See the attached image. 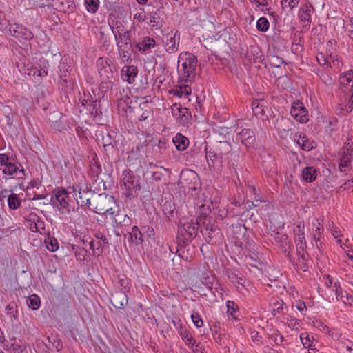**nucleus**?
Instances as JSON below:
<instances>
[{"instance_id": "f257e3e1", "label": "nucleus", "mask_w": 353, "mask_h": 353, "mask_svg": "<svg viewBox=\"0 0 353 353\" xmlns=\"http://www.w3.org/2000/svg\"><path fill=\"white\" fill-rule=\"evenodd\" d=\"M205 158L211 171L221 174L223 170L225 162L230 173L236 174L237 163L240 159V154L232 151L230 143L228 141L216 143L212 149L205 148Z\"/></svg>"}, {"instance_id": "f03ea898", "label": "nucleus", "mask_w": 353, "mask_h": 353, "mask_svg": "<svg viewBox=\"0 0 353 353\" xmlns=\"http://www.w3.org/2000/svg\"><path fill=\"white\" fill-rule=\"evenodd\" d=\"M197 59L194 54L188 52H182L178 59V73L179 83H191L196 74Z\"/></svg>"}, {"instance_id": "7ed1b4c3", "label": "nucleus", "mask_w": 353, "mask_h": 353, "mask_svg": "<svg viewBox=\"0 0 353 353\" xmlns=\"http://www.w3.org/2000/svg\"><path fill=\"white\" fill-rule=\"evenodd\" d=\"M199 223L193 220L183 221L181 220L178 226L177 241L179 245L185 247L197 235Z\"/></svg>"}, {"instance_id": "20e7f679", "label": "nucleus", "mask_w": 353, "mask_h": 353, "mask_svg": "<svg viewBox=\"0 0 353 353\" xmlns=\"http://www.w3.org/2000/svg\"><path fill=\"white\" fill-rule=\"evenodd\" d=\"M121 185L125 189V196L132 199L134 196V194L141 190L139 176L135 175L132 170H125L122 174Z\"/></svg>"}, {"instance_id": "39448f33", "label": "nucleus", "mask_w": 353, "mask_h": 353, "mask_svg": "<svg viewBox=\"0 0 353 353\" xmlns=\"http://www.w3.org/2000/svg\"><path fill=\"white\" fill-rule=\"evenodd\" d=\"M81 106H79V111L83 112L85 109L87 114H90L94 117H97L102 114L100 107V101L94 99L92 94L88 92H83L79 99Z\"/></svg>"}, {"instance_id": "423d86ee", "label": "nucleus", "mask_w": 353, "mask_h": 353, "mask_svg": "<svg viewBox=\"0 0 353 353\" xmlns=\"http://www.w3.org/2000/svg\"><path fill=\"white\" fill-rule=\"evenodd\" d=\"M112 197L99 194L92 199L91 208L99 214L113 215L115 210L112 207Z\"/></svg>"}, {"instance_id": "0eeeda50", "label": "nucleus", "mask_w": 353, "mask_h": 353, "mask_svg": "<svg viewBox=\"0 0 353 353\" xmlns=\"http://www.w3.org/2000/svg\"><path fill=\"white\" fill-rule=\"evenodd\" d=\"M97 65L99 70V74L103 81L101 87L110 88H112L114 79V72L111 66V61L107 59L100 57L97 61Z\"/></svg>"}, {"instance_id": "6e6552de", "label": "nucleus", "mask_w": 353, "mask_h": 353, "mask_svg": "<svg viewBox=\"0 0 353 353\" xmlns=\"http://www.w3.org/2000/svg\"><path fill=\"white\" fill-rule=\"evenodd\" d=\"M51 201L54 207L62 213L70 212L71 208L72 197L70 194L63 188H58L54 190Z\"/></svg>"}, {"instance_id": "1a4fd4ad", "label": "nucleus", "mask_w": 353, "mask_h": 353, "mask_svg": "<svg viewBox=\"0 0 353 353\" xmlns=\"http://www.w3.org/2000/svg\"><path fill=\"white\" fill-rule=\"evenodd\" d=\"M118 52L123 62L128 61L131 57L132 46L131 43V35L130 31L123 32L120 37L115 39Z\"/></svg>"}, {"instance_id": "9d476101", "label": "nucleus", "mask_w": 353, "mask_h": 353, "mask_svg": "<svg viewBox=\"0 0 353 353\" xmlns=\"http://www.w3.org/2000/svg\"><path fill=\"white\" fill-rule=\"evenodd\" d=\"M19 41H29L33 38L32 32L22 24L10 23L7 29L3 32Z\"/></svg>"}, {"instance_id": "9b49d317", "label": "nucleus", "mask_w": 353, "mask_h": 353, "mask_svg": "<svg viewBox=\"0 0 353 353\" xmlns=\"http://www.w3.org/2000/svg\"><path fill=\"white\" fill-rule=\"evenodd\" d=\"M96 239L90 241V248L92 250L94 255H101L104 248L108 247V241L106 236L101 232H97L94 234Z\"/></svg>"}, {"instance_id": "f8f14e48", "label": "nucleus", "mask_w": 353, "mask_h": 353, "mask_svg": "<svg viewBox=\"0 0 353 353\" xmlns=\"http://www.w3.org/2000/svg\"><path fill=\"white\" fill-rule=\"evenodd\" d=\"M290 114L298 122L305 123L309 121L308 112L300 101H294L292 105Z\"/></svg>"}, {"instance_id": "ddd939ff", "label": "nucleus", "mask_w": 353, "mask_h": 353, "mask_svg": "<svg viewBox=\"0 0 353 353\" xmlns=\"http://www.w3.org/2000/svg\"><path fill=\"white\" fill-rule=\"evenodd\" d=\"M165 39L164 47L165 51L169 54L176 52L179 49L180 41V34L179 31H170L165 35Z\"/></svg>"}, {"instance_id": "4468645a", "label": "nucleus", "mask_w": 353, "mask_h": 353, "mask_svg": "<svg viewBox=\"0 0 353 353\" xmlns=\"http://www.w3.org/2000/svg\"><path fill=\"white\" fill-rule=\"evenodd\" d=\"M164 11L163 8H159L153 11L146 12L147 23L156 29L161 28L163 25Z\"/></svg>"}, {"instance_id": "2eb2a0df", "label": "nucleus", "mask_w": 353, "mask_h": 353, "mask_svg": "<svg viewBox=\"0 0 353 353\" xmlns=\"http://www.w3.org/2000/svg\"><path fill=\"white\" fill-rule=\"evenodd\" d=\"M69 68L68 64L65 63H60L59 67L60 70V83L66 92L73 90L74 86V80L70 77V72H68Z\"/></svg>"}, {"instance_id": "dca6fc26", "label": "nucleus", "mask_w": 353, "mask_h": 353, "mask_svg": "<svg viewBox=\"0 0 353 353\" xmlns=\"http://www.w3.org/2000/svg\"><path fill=\"white\" fill-rule=\"evenodd\" d=\"M314 12V8L312 5H303L298 13L299 19L305 29H308L312 22V14Z\"/></svg>"}, {"instance_id": "f3484780", "label": "nucleus", "mask_w": 353, "mask_h": 353, "mask_svg": "<svg viewBox=\"0 0 353 353\" xmlns=\"http://www.w3.org/2000/svg\"><path fill=\"white\" fill-rule=\"evenodd\" d=\"M203 236L205 238L208 243L216 244L219 243L222 238V233L219 228L216 226L212 225L210 226L207 225Z\"/></svg>"}, {"instance_id": "a211bd4d", "label": "nucleus", "mask_w": 353, "mask_h": 353, "mask_svg": "<svg viewBox=\"0 0 353 353\" xmlns=\"http://www.w3.org/2000/svg\"><path fill=\"white\" fill-rule=\"evenodd\" d=\"M135 46L139 52L148 54L156 46V41L151 37L145 36L135 42Z\"/></svg>"}, {"instance_id": "6ab92c4d", "label": "nucleus", "mask_w": 353, "mask_h": 353, "mask_svg": "<svg viewBox=\"0 0 353 353\" xmlns=\"http://www.w3.org/2000/svg\"><path fill=\"white\" fill-rule=\"evenodd\" d=\"M172 113L174 117L176 120H179V122L184 125L185 124L190 117V113L187 108L181 107V105L174 103L172 107Z\"/></svg>"}, {"instance_id": "aec40b11", "label": "nucleus", "mask_w": 353, "mask_h": 353, "mask_svg": "<svg viewBox=\"0 0 353 353\" xmlns=\"http://www.w3.org/2000/svg\"><path fill=\"white\" fill-rule=\"evenodd\" d=\"M255 139L254 132L250 129H243L236 134V140L240 141L247 147L252 145Z\"/></svg>"}, {"instance_id": "412c9836", "label": "nucleus", "mask_w": 353, "mask_h": 353, "mask_svg": "<svg viewBox=\"0 0 353 353\" xmlns=\"http://www.w3.org/2000/svg\"><path fill=\"white\" fill-rule=\"evenodd\" d=\"M112 222L117 225L128 226L130 225L131 220L124 210H117L113 215H110Z\"/></svg>"}, {"instance_id": "4be33fe9", "label": "nucleus", "mask_w": 353, "mask_h": 353, "mask_svg": "<svg viewBox=\"0 0 353 353\" xmlns=\"http://www.w3.org/2000/svg\"><path fill=\"white\" fill-rule=\"evenodd\" d=\"M110 301L114 307L123 308L128 304V296L124 292L117 291L112 294Z\"/></svg>"}, {"instance_id": "5701e85b", "label": "nucleus", "mask_w": 353, "mask_h": 353, "mask_svg": "<svg viewBox=\"0 0 353 353\" xmlns=\"http://www.w3.org/2000/svg\"><path fill=\"white\" fill-rule=\"evenodd\" d=\"M138 74V69L134 65L125 66L121 70V77L123 81L132 84L134 82Z\"/></svg>"}, {"instance_id": "b1692460", "label": "nucleus", "mask_w": 353, "mask_h": 353, "mask_svg": "<svg viewBox=\"0 0 353 353\" xmlns=\"http://www.w3.org/2000/svg\"><path fill=\"white\" fill-rule=\"evenodd\" d=\"M2 172L6 174L12 175L14 178L17 179H21L24 176L23 169H20L17 165L10 162L2 168Z\"/></svg>"}, {"instance_id": "393cba45", "label": "nucleus", "mask_w": 353, "mask_h": 353, "mask_svg": "<svg viewBox=\"0 0 353 353\" xmlns=\"http://www.w3.org/2000/svg\"><path fill=\"white\" fill-rule=\"evenodd\" d=\"M352 150H347V152H343L340 153V162L339 169L341 172L345 171V168H349L352 161Z\"/></svg>"}, {"instance_id": "a878e982", "label": "nucleus", "mask_w": 353, "mask_h": 353, "mask_svg": "<svg viewBox=\"0 0 353 353\" xmlns=\"http://www.w3.org/2000/svg\"><path fill=\"white\" fill-rule=\"evenodd\" d=\"M334 287L335 288V295L337 300H341L345 305H351L353 303V297L352 295L347 294L346 292L344 295L339 287V284L337 282H334Z\"/></svg>"}, {"instance_id": "bb28decb", "label": "nucleus", "mask_w": 353, "mask_h": 353, "mask_svg": "<svg viewBox=\"0 0 353 353\" xmlns=\"http://www.w3.org/2000/svg\"><path fill=\"white\" fill-rule=\"evenodd\" d=\"M91 195V192L89 191L81 190L79 192V196L77 197L76 200L79 205L81 206H88L89 208H91L92 205V199L90 198Z\"/></svg>"}, {"instance_id": "cd10ccee", "label": "nucleus", "mask_w": 353, "mask_h": 353, "mask_svg": "<svg viewBox=\"0 0 353 353\" xmlns=\"http://www.w3.org/2000/svg\"><path fill=\"white\" fill-rule=\"evenodd\" d=\"M339 83L343 87L352 88L353 86V70L350 69L341 74L339 77Z\"/></svg>"}, {"instance_id": "c85d7f7f", "label": "nucleus", "mask_w": 353, "mask_h": 353, "mask_svg": "<svg viewBox=\"0 0 353 353\" xmlns=\"http://www.w3.org/2000/svg\"><path fill=\"white\" fill-rule=\"evenodd\" d=\"M172 141L179 151L185 150L189 144L188 139L181 133H177L173 138Z\"/></svg>"}, {"instance_id": "c756f323", "label": "nucleus", "mask_w": 353, "mask_h": 353, "mask_svg": "<svg viewBox=\"0 0 353 353\" xmlns=\"http://www.w3.org/2000/svg\"><path fill=\"white\" fill-rule=\"evenodd\" d=\"M139 108L142 111L139 118V121H148L150 119L152 118L153 114L152 109L147 101L140 103Z\"/></svg>"}, {"instance_id": "7c9ffc66", "label": "nucleus", "mask_w": 353, "mask_h": 353, "mask_svg": "<svg viewBox=\"0 0 353 353\" xmlns=\"http://www.w3.org/2000/svg\"><path fill=\"white\" fill-rule=\"evenodd\" d=\"M302 177L306 182H312L316 178V170L312 166L305 167L302 170Z\"/></svg>"}, {"instance_id": "2f4dec72", "label": "nucleus", "mask_w": 353, "mask_h": 353, "mask_svg": "<svg viewBox=\"0 0 353 353\" xmlns=\"http://www.w3.org/2000/svg\"><path fill=\"white\" fill-rule=\"evenodd\" d=\"M323 123H325V131L330 136H332V133L338 129L337 119L335 118L326 119L323 120Z\"/></svg>"}, {"instance_id": "473e14b6", "label": "nucleus", "mask_w": 353, "mask_h": 353, "mask_svg": "<svg viewBox=\"0 0 353 353\" xmlns=\"http://www.w3.org/2000/svg\"><path fill=\"white\" fill-rule=\"evenodd\" d=\"M305 247L306 245H296V254L299 256V262L302 263L303 266L301 267L302 270L303 271H306V268H307V265L305 263L306 261V252H305Z\"/></svg>"}, {"instance_id": "72a5a7b5", "label": "nucleus", "mask_w": 353, "mask_h": 353, "mask_svg": "<svg viewBox=\"0 0 353 353\" xmlns=\"http://www.w3.org/2000/svg\"><path fill=\"white\" fill-rule=\"evenodd\" d=\"M21 199L18 194L12 193L8 196V207L12 210H17L21 206Z\"/></svg>"}, {"instance_id": "f704fd0d", "label": "nucleus", "mask_w": 353, "mask_h": 353, "mask_svg": "<svg viewBox=\"0 0 353 353\" xmlns=\"http://www.w3.org/2000/svg\"><path fill=\"white\" fill-rule=\"evenodd\" d=\"M130 236L132 241L137 245H140L143 242V234L137 226L132 227V231L130 232Z\"/></svg>"}, {"instance_id": "c9c22d12", "label": "nucleus", "mask_w": 353, "mask_h": 353, "mask_svg": "<svg viewBox=\"0 0 353 353\" xmlns=\"http://www.w3.org/2000/svg\"><path fill=\"white\" fill-rule=\"evenodd\" d=\"M110 27L115 39L120 37V35H122L123 32L126 31L124 29L123 25L119 21H116L115 23H113L112 25L110 24Z\"/></svg>"}, {"instance_id": "e433bc0d", "label": "nucleus", "mask_w": 353, "mask_h": 353, "mask_svg": "<svg viewBox=\"0 0 353 353\" xmlns=\"http://www.w3.org/2000/svg\"><path fill=\"white\" fill-rule=\"evenodd\" d=\"M174 95L181 97L191 94V88L188 85L181 84L173 90Z\"/></svg>"}, {"instance_id": "4c0bfd02", "label": "nucleus", "mask_w": 353, "mask_h": 353, "mask_svg": "<svg viewBox=\"0 0 353 353\" xmlns=\"http://www.w3.org/2000/svg\"><path fill=\"white\" fill-rule=\"evenodd\" d=\"M280 246L287 257L290 259L291 244L287 235H283L281 236V243Z\"/></svg>"}, {"instance_id": "58836bf2", "label": "nucleus", "mask_w": 353, "mask_h": 353, "mask_svg": "<svg viewBox=\"0 0 353 353\" xmlns=\"http://www.w3.org/2000/svg\"><path fill=\"white\" fill-rule=\"evenodd\" d=\"M283 321L288 327L292 330H298L300 328V321L294 317L288 315L283 318Z\"/></svg>"}, {"instance_id": "ea45409f", "label": "nucleus", "mask_w": 353, "mask_h": 353, "mask_svg": "<svg viewBox=\"0 0 353 353\" xmlns=\"http://www.w3.org/2000/svg\"><path fill=\"white\" fill-rule=\"evenodd\" d=\"M26 303L30 308L37 310L40 307V298L35 294H32L27 299Z\"/></svg>"}, {"instance_id": "a19ab883", "label": "nucleus", "mask_w": 353, "mask_h": 353, "mask_svg": "<svg viewBox=\"0 0 353 353\" xmlns=\"http://www.w3.org/2000/svg\"><path fill=\"white\" fill-rule=\"evenodd\" d=\"M45 244L47 249L50 252H55L59 249L58 241L50 236H48L45 239Z\"/></svg>"}, {"instance_id": "79ce46f5", "label": "nucleus", "mask_w": 353, "mask_h": 353, "mask_svg": "<svg viewBox=\"0 0 353 353\" xmlns=\"http://www.w3.org/2000/svg\"><path fill=\"white\" fill-rule=\"evenodd\" d=\"M263 108V101H254L252 103V109L254 114L256 116L264 114Z\"/></svg>"}, {"instance_id": "37998d69", "label": "nucleus", "mask_w": 353, "mask_h": 353, "mask_svg": "<svg viewBox=\"0 0 353 353\" xmlns=\"http://www.w3.org/2000/svg\"><path fill=\"white\" fill-rule=\"evenodd\" d=\"M343 27L345 29L348 36L353 40V17H347L343 20Z\"/></svg>"}, {"instance_id": "c03bdc74", "label": "nucleus", "mask_w": 353, "mask_h": 353, "mask_svg": "<svg viewBox=\"0 0 353 353\" xmlns=\"http://www.w3.org/2000/svg\"><path fill=\"white\" fill-rule=\"evenodd\" d=\"M213 213L216 216V217L223 219L228 215V210L222 205H217L212 208Z\"/></svg>"}, {"instance_id": "a18cd8bd", "label": "nucleus", "mask_w": 353, "mask_h": 353, "mask_svg": "<svg viewBox=\"0 0 353 353\" xmlns=\"http://www.w3.org/2000/svg\"><path fill=\"white\" fill-rule=\"evenodd\" d=\"M85 5L86 6L87 10L91 13H95L99 5V0H85Z\"/></svg>"}, {"instance_id": "49530a36", "label": "nucleus", "mask_w": 353, "mask_h": 353, "mask_svg": "<svg viewBox=\"0 0 353 353\" xmlns=\"http://www.w3.org/2000/svg\"><path fill=\"white\" fill-rule=\"evenodd\" d=\"M283 302L282 300L279 299H276L274 302L273 303V307L272 310V313L274 316L276 314H279L283 312Z\"/></svg>"}, {"instance_id": "de8ad7c7", "label": "nucleus", "mask_w": 353, "mask_h": 353, "mask_svg": "<svg viewBox=\"0 0 353 353\" xmlns=\"http://www.w3.org/2000/svg\"><path fill=\"white\" fill-rule=\"evenodd\" d=\"M256 28L259 31L266 32L269 28V21L265 17H261L256 22Z\"/></svg>"}, {"instance_id": "09e8293b", "label": "nucleus", "mask_w": 353, "mask_h": 353, "mask_svg": "<svg viewBox=\"0 0 353 353\" xmlns=\"http://www.w3.org/2000/svg\"><path fill=\"white\" fill-rule=\"evenodd\" d=\"M269 337L277 345H281L284 341L283 336L278 330H274L272 334H269Z\"/></svg>"}, {"instance_id": "8fccbe9b", "label": "nucleus", "mask_w": 353, "mask_h": 353, "mask_svg": "<svg viewBox=\"0 0 353 353\" xmlns=\"http://www.w3.org/2000/svg\"><path fill=\"white\" fill-rule=\"evenodd\" d=\"M300 3V0H282L281 5L283 8H289L290 10H292L296 8Z\"/></svg>"}, {"instance_id": "3c124183", "label": "nucleus", "mask_w": 353, "mask_h": 353, "mask_svg": "<svg viewBox=\"0 0 353 353\" xmlns=\"http://www.w3.org/2000/svg\"><path fill=\"white\" fill-rule=\"evenodd\" d=\"M228 278L231 282L234 284L241 285L243 286V281L244 280L243 277L239 275L235 272H231L228 274Z\"/></svg>"}, {"instance_id": "603ef678", "label": "nucleus", "mask_w": 353, "mask_h": 353, "mask_svg": "<svg viewBox=\"0 0 353 353\" xmlns=\"http://www.w3.org/2000/svg\"><path fill=\"white\" fill-rule=\"evenodd\" d=\"M301 148L303 150L310 151L314 148V146L312 145V143L309 141L307 137L305 135H303V137H301Z\"/></svg>"}, {"instance_id": "864d4df0", "label": "nucleus", "mask_w": 353, "mask_h": 353, "mask_svg": "<svg viewBox=\"0 0 353 353\" xmlns=\"http://www.w3.org/2000/svg\"><path fill=\"white\" fill-rule=\"evenodd\" d=\"M316 224H315L314 223H313L314 225H316V228L314 230L313 236L314 239H316V241H318L320 239L323 228L321 223L319 222V219H316Z\"/></svg>"}, {"instance_id": "5fc2aeb1", "label": "nucleus", "mask_w": 353, "mask_h": 353, "mask_svg": "<svg viewBox=\"0 0 353 353\" xmlns=\"http://www.w3.org/2000/svg\"><path fill=\"white\" fill-rule=\"evenodd\" d=\"M101 143L105 150H108V148H113L112 137L108 132H106L105 136H103Z\"/></svg>"}, {"instance_id": "6e6d98bb", "label": "nucleus", "mask_w": 353, "mask_h": 353, "mask_svg": "<svg viewBox=\"0 0 353 353\" xmlns=\"http://www.w3.org/2000/svg\"><path fill=\"white\" fill-rule=\"evenodd\" d=\"M191 319H192V321L194 325L196 327L199 328L203 326V321L199 313L194 312V313L192 314Z\"/></svg>"}, {"instance_id": "4d7b16f0", "label": "nucleus", "mask_w": 353, "mask_h": 353, "mask_svg": "<svg viewBox=\"0 0 353 353\" xmlns=\"http://www.w3.org/2000/svg\"><path fill=\"white\" fill-rule=\"evenodd\" d=\"M270 64L272 67L279 68L284 63V61L278 56H272L269 59Z\"/></svg>"}, {"instance_id": "13d9d810", "label": "nucleus", "mask_w": 353, "mask_h": 353, "mask_svg": "<svg viewBox=\"0 0 353 353\" xmlns=\"http://www.w3.org/2000/svg\"><path fill=\"white\" fill-rule=\"evenodd\" d=\"M301 340L305 347H310L312 345V341L310 338L309 334L307 332L301 334Z\"/></svg>"}, {"instance_id": "bf43d9fd", "label": "nucleus", "mask_w": 353, "mask_h": 353, "mask_svg": "<svg viewBox=\"0 0 353 353\" xmlns=\"http://www.w3.org/2000/svg\"><path fill=\"white\" fill-rule=\"evenodd\" d=\"M11 349L14 353H23L26 350V346L21 343H13L11 345Z\"/></svg>"}, {"instance_id": "052dcab7", "label": "nucleus", "mask_w": 353, "mask_h": 353, "mask_svg": "<svg viewBox=\"0 0 353 353\" xmlns=\"http://www.w3.org/2000/svg\"><path fill=\"white\" fill-rule=\"evenodd\" d=\"M250 336L254 343L257 345L262 343V337L259 335L258 332L255 330L250 331Z\"/></svg>"}, {"instance_id": "680f3d73", "label": "nucleus", "mask_w": 353, "mask_h": 353, "mask_svg": "<svg viewBox=\"0 0 353 353\" xmlns=\"http://www.w3.org/2000/svg\"><path fill=\"white\" fill-rule=\"evenodd\" d=\"M313 325L320 331L327 332H328V327L325 325L322 321L319 320H314L312 321Z\"/></svg>"}, {"instance_id": "e2e57ef3", "label": "nucleus", "mask_w": 353, "mask_h": 353, "mask_svg": "<svg viewBox=\"0 0 353 353\" xmlns=\"http://www.w3.org/2000/svg\"><path fill=\"white\" fill-rule=\"evenodd\" d=\"M319 77L321 80L327 85H330L333 83L332 79L327 72H322Z\"/></svg>"}, {"instance_id": "0e129e2a", "label": "nucleus", "mask_w": 353, "mask_h": 353, "mask_svg": "<svg viewBox=\"0 0 353 353\" xmlns=\"http://www.w3.org/2000/svg\"><path fill=\"white\" fill-rule=\"evenodd\" d=\"M295 307L301 312L303 315H305L307 311V307L304 301L298 300L295 301Z\"/></svg>"}, {"instance_id": "69168bd1", "label": "nucleus", "mask_w": 353, "mask_h": 353, "mask_svg": "<svg viewBox=\"0 0 353 353\" xmlns=\"http://www.w3.org/2000/svg\"><path fill=\"white\" fill-rule=\"evenodd\" d=\"M226 305L228 307V312L233 316L238 308L237 305L232 301H228Z\"/></svg>"}, {"instance_id": "338daca9", "label": "nucleus", "mask_w": 353, "mask_h": 353, "mask_svg": "<svg viewBox=\"0 0 353 353\" xmlns=\"http://www.w3.org/2000/svg\"><path fill=\"white\" fill-rule=\"evenodd\" d=\"M178 333L184 341L190 336V332L183 327V325H179Z\"/></svg>"}, {"instance_id": "774afa93", "label": "nucleus", "mask_w": 353, "mask_h": 353, "mask_svg": "<svg viewBox=\"0 0 353 353\" xmlns=\"http://www.w3.org/2000/svg\"><path fill=\"white\" fill-rule=\"evenodd\" d=\"M342 353H353V343L350 341V345H343L341 347Z\"/></svg>"}]
</instances>
